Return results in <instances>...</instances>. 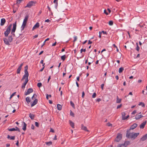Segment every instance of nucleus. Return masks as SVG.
Returning a JSON list of instances; mask_svg holds the SVG:
<instances>
[{
  "label": "nucleus",
  "instance_id": "obj_1",
  "mask_svg": "<svg viewBox=\"0 0 147 147\" xmlns=\"http://www.w3.org/2000/svg\"><path fill=\"white\" fill-rule=\"evenodd\" d=\"M129 130H127V133L126 134V137L133 139H135L139 135V133H129Z\"/></svg>",
  "mask_w": 147,
  "mask_h": 147
},
{
  "label": "nucleus",
  "instance_id": "obj_2",
  "mask_svg": "<svg viewBox=\"0 0 147 147\" xmlns=\"http://www.w3.org/2000/svg\"><path fill=\"white\" fill-rule=\"evenodd\" d=\"M28 18V16H25V18L23 22L22 25L21 27V30H23L24 29L25 26H26L27 20Z\"/></svg>",
  "mask_w": 147,
  "mask_h": 147
},
{
  "label": "nucleus",
  "instance_id": "obj_3",
  "mask_svg": "<svg viewBox=\"0 0 147 147\" xmlns=\"http://www.w3.org/2000/svg\"><path fill=\"white\" fill-rule=\"evenodd\" d=\"M12 26V24H11L9 25L8 26L7 30L4 32V34L5 36H7L8 34L10 33Z\"/></svg>",
  "mask_w": 147,
  "mask_h": 147
},
{
  "label": "nucleus",
  "instance_id": "obj_4",
  "mask_svg": "<svg viewBox=\"0 0 147 147\" xmlns=\"http://www.w3.org/2000/svg\"><path fill=\"white\" fill-rule=\"evenodd\" d=\"M28 66H26L25 67L24 75L23 76L21 80L22 81L24 80V78H28L29 76L28 73L27 71Z\"/></svg>",
  "mask_w": 147,
  "mask_h": 147
},
{
  "label": "nucleus",
  "instance_id": "obj_5",
  "mask_svg": "<svg viewBox=\"0 0 147 147\" xmlns=\"http://www.w3.org/2000/svg\"><path fill=\"white\" fill-rule=\"evenodd\" d=\"M36 3V1H30L27 3L26 6L25 7H28L30 8L32 6L34 5Z\"/></svg>",
  "mask_w": 147,
  "mask_h": 147
},
{
  "label": "nucleus",
  "instance_id": "obj_6",
  "mask_svg": "<svg viewBox=\"0 0 147 147\" xmlns=\"http://www.w3.org/2000/svg\"><path fill=\"white\" fill-rule=\"evenodd\" d=\"M24 80V81L23 84L22 85L21 87L23 89L25 88L26 85L28 82V78H24L23 80Z\"/></svg>",
  "mask_w": 147,
  "mask_h": 147
},
{
  "label": "nucleus",
  "instance_id": "obj_7",
  "mask_svg": "<svg viewBox=\"0 0 147 147\" xmlns=\"http://www.w3.org/2000/svg\"><path fill=\"white\" fill-rule=\"evenodd\" d=\"M16 22H15V23L13 24V28L11 30V34L15 36L14 32L16 29Z\"/></svg>",
  "mask_w": 147,
  "mask_h": 147
},
{
  "label": "nucleus",
  "instance_id": "obj_8",
  "mask_svg": "<svg viewBox=\"0 0 147 147\" xmlns=\"http://www.w3.org/2000/svg\"><path fill=\"white\" fill-rule=\"evenodd\" d=\"M122 135L119 134H117V136L115 140V141L117 142H119L121 139Z\"/></svg>",
  "mask_w": 147,
  "mask_h": 147
},
{
  "label": "nucleus",
  "instance_id": "obj_9",
  "mask_svg": "<svg viewBox=\"0 0 147 147\" xmlns=\"http://www.w3.org/2000/svg\"><path fill=\"white\" fill-rule=\"evenodd\" d=\"M125 112H123L121 113L122 117L123 120H124L127 119L129 117V115H128L127 116L125 117Z\"/></svg>",
  "mask_w": 147,
  "mask_h": 147
},
{
  "label": "nucleus",
  "instance_id": "obj_10",
  "mask_svg": "<svg viewBox=\"0 0 147 147\" xmlns=\"http://www.w3.org/2000/svg\"><path fill=\"white\" fill-rule=\"evenodd\" d=\"M128 142H125L123 144H119L117 146L118 147H126L128 144Z\"/></svg>",
  "mask_w": 147,
  "mask_h": 147
},
{
  "label": "nucleus",
  "instance_id": "obj_11",
  "mask_svg": "<svg viewBox=\"0 0 147 147\" xmlns=\"http://www.w3.org/2000/svg\"><path fill=\"white\" fill-rule=\"evenodd\" d=\"M142 117H143V116L141 114V113H140L136 115L135 118L136 119H138L141 118Z\"/></svg>",
  "mask_w": 147,
  "mask_h": 147
},
{
  "label": "nucleus",
  "instance_id": "obj_12",
  "mask_svg": "<svg viewBox=\"0 0 147 147\" xmlns=\"http://www.w3.org/2000/svg\"><path fill=\"white\" fill-rule=\"evenodd\" d=\"M137 125H138L137 124L134 123L131 126L130 129L129 130H129V131L131 129H133L136 128L137 126Z\"/></svg>",
  "mask_w": 147,
  "mask_h": 147
},
{
  "label": "nucleus",
  "instance_id": "obj_13",
  "mask_svg": "<svg viewBox=\"0 0 147 147\" xmlns=\"http://www.w3.org/2000/svg\"><path fill=\"white\" fill-rule=\"evenodd\" d=\"M33 89L32 88H29L28 89L27 92L25 93V94L26 95H27L30 94V93L32 92H33Z\"/></svg>",
  "mask_w": 147,
  "mask_h": 147
},
{
  "label": "nucleus",
  "instance_id": "obj_14",
  "mask_svg": "<svg viewBox=\"0 0 147 147\" xmlns=\"http://www.w3.org/2000/svg\"><path fill=\"white\" fill-rule=\"evenodd\" d=\"M146 121H144L140 125V127L141 129H143L146 124Z\"/></svg>",
  "mask_w": 147,
  "mask_h": 147
},
{
  "label": "nucleus",
  "instance_id": "obj_15",
  "mask_svg": "<svg viewBox=\"0 0 147 147\" xmlns=\"http://www.w3.org/2000/svg\"><path fill=\"white\" fill-rule=\"evenodd\" d=\"M39 24L38 22H37L36 24L33 27L32 30H34L36 28H38L39 26Z\"/></svg>",
  "mask_w": 147,
  "mask_h": 147
},
{
  "label": "nucleus",
  "instance_id": "obj_16",
  "mask_svg": "<svg viewBox=\"0 0 147 147\" xmlns=\"http://www.w3.org/2000/svg\"><path fill=\"white\" fill-rule=\"evenodd\" d=\"M5 20L4 18H2L1 20L0 25L1 26H3L5 22Z\"/></svg>",
  "mask_w": 147,
  "mask_h": 147
},
{
  "label": "nucleus",
  "instance_id": "obj_17",
  "mask_svg": "<svg viewBox=\"0 0 147 147\" xmlns=\"http://www.w3.org/2000/svg\"><path fill=\"white\" fill-rule=\"evenodd\" d=\"M3 40L4 42V43L7 45H10L9 42V40H8L6 38H4Z\"/></svg>",
  "mask_w": 147,
  "mask_h": 147
},
{
  "label": "nucleus",
  "instance_id": "obj_18",
  "mask_svg": "<svg viewBox=\"0 0 147 147\" xmlns=\"http://www.w3.org/2000/svg\"><path fill=\"white\" fill-rule=\"evenodd\" d=\"M38 102V100L37 99H35L34 101L32 103L31 105V107H32L36 105Z\"/></svg>",
  "mask_w": 147,
  "mask_h": 147
},
{
  "label": "nucleus",
  "instance_id": "obj_19",
  "mask_svg": "<svg viewBox=\"0 0 147 147\" xmlns=\"http://www.w3.org/2000/svg\"><path fill=\"white\" fill-rule=\"evenodd\" d=\"M147 138V134L142 137L140 140L142 141H144Z\"/></svg>",
  "mask_w": 147,
  "mask_h": 147
},
{
  "label": "nucleus",
  "instance_id": "obj_20",
  "mask_svg": "<svg viewBox=\"0 0 147 147\" xmlns=\"http://www.w3.org/2000/svg\"><path fill=\"white\" fill-rule=\"evenodd\" d=\"M27 125L25 122H23V125L22 127V129L24 131H25L26 129Z\"/></svg>",
  "mask_w": 147,
  "mask_h": 147
},
{
  "label": "nucleus",
  "instance_id": "obj_21",
  "mask_svg": "<svg viewBox=\"0 0 147 147\" xmlns=\"http://www.w3.org/2000/svg\"><path fill=\"white\" fill-rule=\"evenodd\" d=\"M35 115L31 113H30L29 114V117L31 118V119H34V117Z\"/></svg>",
  "mask_w": 147,
  "mask_h": 147
},
{
  "label": "nucleus",
  "instance_id": "obj_22",
  "mask_svg": "<svg viewBox=\"0 0 147 147\" xmlns=\"http://www.w3.org/2000/svg\"><path fill=\"white\" fill-rule=\"evenodd\" d=\"M26 100L28 104L30 102V97H27L26 98Z\"/></svg>",
  "mask_w": 147,
  "mask_h": 147
},
{
  "label": "nucleus",
  "instance_id": "obj_23",
  "mask_svg": "<svg viewBox=\"0 0 147 147\" xmlns=\"http://www.w3.org/2000/svg\"><path fill=\"white\" fill-rule=\"evenodd\" d=\"M69 124L73 128H74V123L70 120L69 121Z\"/></svg>",
  "mask_w": 147,
  "mask_h": 147
},
{
  "label": "nucleus",
  "instance_id": "obj_24",
  "mask_svg": "<svg viewBox=\"0 0 147 147\" xmlns=\"http://www.w3.org/2000/svg\"><path fill=\"white\" fill-rule=\"evenodd\" d=\"M82 129L86 131H88V130L87 129V127H86L83 125H82Z\"/></svg>",
  "mask_w": 147,
  "mask_h": 147
},
{
  "label": "nucleus",
  "instance_id": "obj_25",
  "mask_svg": "<svg viewBox=\"0 0 147 147\" xmlns=\"http://www.w3.org/2000/svg\"><path fill=\"white\" fill-rule=\"evenodd\" d=\"M7 138L9 139L10 140H14L15 139V137L14 136L10 137L9 135H8Z\"/></svg>",
  "mask_w": 147,
  "mask_h": 147
},
{
  "label": "nucleus",
  "instance_id": "obj_26",
  "mask_svg": "<svg viewBox=\"0 0 147 147\" xmlns=\"http://www.w3.org/2000/svg\"><path fill=\"white\" fill-rule=\"evenodd\" d=\"M58 0H54L53 1V3L56 4L55 5V7L56 9L57 8V7L58 6Z\"/></svg>",
  "mask_w": 147,
  "mask_h": 147
},
{
  "label": "nucleus",
  "instance_id": "obj_27",
  "mask_svg": "<svg viewBox=\"0 0 147 147\" xmlns=\"http://www.w3.org/2000/svg\"><path fill=\"white\" fill-rule=\"evenodd\" d=\"M57 109L59 110H61L62 109L61 106L59 104H58L57 105Z\"/></svg>",
  "mask_w": 147,
  "mask_h": 147
},
{
  "label": "nucleus",
  "instance_id": "obj_28",
  "mask_svg": "<svg viewBox=\"0 0 147 147\" xmlns=\"http://www.w3.org/2000/svg\"><path fill=\"white\" fill-rule=\"evenodd\" d=\"M22 68L21 67H19L17 69V73L18 74H20V71L21 69Z\"/></svg>",
  "mask_w": 147,
  "mask_h": 147
},
{
  "label": "nucleus",
  "instance_id": "obj_29",
  "mask_svg": "<svg viewBox=\"0 0 147 147\" xmlns=\"http://www.w3.org/2000/svg\"><path fill=\"white\" fill-rule=\"evenodd\" d=\"M8 40L10 42H12L13 40V38L11 36H9L8 38Z\"/></svg>",
  "mask_w": 147,
  "mask_h": 147
},
{
  "label": "nucleus",
  "instance_id": "obj_30",
  "mask_svg": "<svg viewBox=\"0 0 147 147\" xmlns=\"http://www.w3.org/2000/svg\"><path fill=\"white\" fill-rule=\"evenodd\" d=\"M124 70V68L123 67H121L120 68L119 70V73H120L122 72Z\"/></svg>",
  "mask_w": 147,
  "mask_h": 147
},
{
  "label": "nucleus",
  "instance_id": "obj_31",
  "mask_svg": "<svg viewBox=\"0 0 147 147\" xmlns=\"http://www.w3.org/2000/svg\"><path fill=\"white\" fill-rule=\"evenodd\" d=\"M45 143L47 145L50 146L52 144V142L51 141H49L48 142H46Z\"/></svg>",
  "mask_w": 147,
  "mask_h": 147
},
{
  "label": "nucleus",
  "instance_id": "obj_32",
  "mask_svg": "<svg viewBox=\"0 0 147 147\" xmlns=\"http://www.w3.org/2000/svg\"><path fill=\"white\" fill-rule=\"evenodd\" d=\"M136 45H137V47H136V49L137 51H139V50L140 49V47L138 46V43L137 42L136 43Z\"/></svg>",
  "mask_w": 147,
  "mask_h": 147
},
{
  "label": "nucleus",
  "instance_id": "obj_33",
  "mask_svg": "<svg viewBox=\"0 0 147 147\" xmlns=\"http://www.w3.org/2000/svg\"><path fill=\"white\" fill-rule=\"evenodd\" d=\"M8 130L9 131H16V129H15L14 128H12L8 129Z\"/></svg>",
  "mask_w": 147,
  "mask_h": 147
},
{
  "label": "nucleus",
  "instance_id": "obj_34",
  "mask_svg": "<svg viewBox=\"0 0 147 147\" xmlns=\"http://www.w3.org/2000/svg\"><path fill=\"white\" fill-rule=\"evenodd\" d=\"M66 56L65 55H64L61 57V59L62 60L64 61L65 58Z\"/></svg>",
  "mask_w": 147,
  "mask_h": 147
},
{
  "label": "nucleus",
  "instance_id": "obj_35",
  "mask_svg": "<svg viewBox=\"0 0 147 147\" xmlns=\"http://www.w3.org/2000/svg\"><path fill=\"white\" fill-rule=\"evenodd\" d=\"M121 99H119L116 100V102L117 103H120L121 102Z\"/></svg>",
  "mask_w": 147,
  "mask_h": 147
},
{
  "label": "nucleus",
  "instance_id": "obj_36",
  "mask_svg": "<svg viewBox=\"0 0 147 147\" xmlns=\"http://www.w3.org/2000/svg\"><path fill=\"white\" fill-rule=\"evenodd\" d=\"M42 86V84L41 83H40V82L38 83L37 84V86L39 88H40Z\"/></svg>",
  "mask_w": 147,
  "mask_h": 147
},
{
  "label": "nucleus",
  "instance_id": "obj_37",
  "mask_svg": "<svg viewBox=\"0 0 147 147\" xmlns=\"http://www.w3.org/2000/svg\"><path fill=\"white\" fill-rule=\"evenodd\" d=\"M70 104L73 107H74V104L73 102L71 101H70Z\"/></svg>",
  "mask_w": 147,
  "mask_h": 147
},
{
  "label": "nucleus",
  "instance_id": "obj_38",
  "mask_svg": "<svg viewBox=\"0 0 147 147\" xmlns=\"http://www.w3.org/2000/svg\"><path fill=\"white\" fill-rule=\"evenodd\" d=\"M113 22L112 21H109V25L112 26L113 25Z\"/></svg>",
  "mask_w": 147,
  "mask_h": 147
},
{
  "label": "nucleus",
  "instance_id": "obj_39",
  "mask_svg": "<svg viewBox=\"0 0 147 147\" xmlns=\"http://www.w3.org/2000/svg\"><path fill=\"white\" fill-rule=\"evenodd\" d=\"M16 93V92H14L11 95L9 98L10 99H11L15 95Z\"/></svg>",
  "mask_w": 147,
  "mask_h": 147
},
{
  "label": "nucleus",
  "instance_id": "obj_40",
  "mask_svg": "<svg viewBox=\"0 0 147 147\" xmlns=\"http://www.w3.org/2000/svg\"><path fill=\"white\" fill-rule=\"evenodd\" d=\"M139 105H141L142 107H144L145 106L144 104L142 102L140 103L139 104Z\"/></svg>",
  "mask_w": 147,
  "mask_h": 147
},
{
  "label": "nucleus",
  "instance_id": "obj_41",
  "mask_svg": "<svg viewBox=\"0 0 147 147\" xmlns=\"http://www.w3.org/2000/svg\"><path fill=\"white\" fill-rule=\"evenodd\" d=\"M96 93H94L92 95V97L93 98H94L96 97Z\"/></svg>",
  "mask_w": 147,
  "mask_h": 147
},
{
  "label": "nucleus",
  "instance_id": "obj_42",
  "mask_svg": "<svg viewBox=\"0 0 147 147\" xmlns=\"http://www.w3.org/2000/svg\"><path fill=\"white\" fill-rule=\"evenodd\" d=\"M101 34L102 33L103 34H107V33L106 31H102V32H101Z\"/></svg>",
  "mask_w": 147,
  "mask_h": 147
},
{
  "label": "nucleus",
  "instance_id": "obj_43",
  "mask_svg": "<svg viewBox=\"0 0 147 147\" xmlns=\"http://www.w3.org/2000/svg\"><path fill=\"white\" fill-rule=\"evenodd\" d=\"M70 115L71 116H72L73 117L74 116V114L71 111V112L70 113Z\"/></svg>",
  "mask_w": 147,
  "mask_h": 147
},
{
  "label": "nucleus",
  "instance_id": "obj_44",
  "mask_svg": "<svg viewBox=\"0 0 147 147\" xmlns=\"http://www.w3.org/2000/svg\"><path fill=\"white\" fill-rule=\"evenodd\" d=\"M35 125L37 127H38L39 124L37 122H35Z\"/></svg>",
  "mask_w": 147,
  "mask_h": 147
},
{
  "label": "nucleus",
  "instance_id": "obj_45",
  "mask_svg": "<svg viewBox=\"0 0 147 147\" xmlns=\"http://www.w3.org/2000/svg\"><path fill=\"white\" fill-rule=\"evenodd\" d=\"M15 129H16V131H20V129L17 127H16L15 128H14Z\"/></svg>",
  "mask_w": 147,
  "mask_h": 147
},
{
  "label": "nucleus",
  "instance_id": "obj_46",
  "mask_svg": "<svg viewBox=\"0 0 147 147\" xmlns=\"http://www.w3.org/2000/svg\"><path fill=\"white\" fill-rule=\"evenodd\" d=\"M36 94H34L32 96V100H34V97L35 96H36Z\"/></svg>",
  "mask_w": 147,
  "mask_h": 147
},
{
  "label": "nucleus",
  "instance_id": "obj_47",
  "mask_svg": "<svg viewBox=\"0 0 147 147\" xmlns=\"http://www.w3.org/2000/svg\"><path fill=\"white\" fill-rule=\"evenodd\" d=\"M86 49H81L80 50V53H82L83 51L84 52H85L86 51Z\"/></svg>",
  "mask_w": 147,
  "mask_h": 147
},
{
  "label": "nucleus",
  "instance_id": "obj_48",
  "mask_svg": "<svg viewBox=\"0 0 147 147\" xmlns=\"http://www.w3.org/2000/svg\"><path fill=\"white\" fill-rule=\"evenodd\" d=\"M136 113V111L134 110L131 113V114L134 115V114H135Z\"/></svg>",
  "mask_w": 147,
  "mask_h": 147
},
{
  "label": "nucleus",
  "instance_id": "obj_49",
  "mask_svg": "<svg viewBox=\"0 0 147 147\" xmlns=\"http://www.w3.org/2000/svg\"><path fill=\"white\" fill-rule=\"evenodd\" d=\"M107 125L108 126H112V124L110 123H107Z\"/></svg>",
  "mask_w": 147,
  "mask_h": 147
},
{
  "label": "nucleus",
  "instance_id": "obj_50",
  "mask_svg": "<svg viewBox=\"0 0 147 147\" xmlns=\"http://www.w3.org/2000/svg\"><path fill=\"white\" fill-rule=\"evenodd\" d=\"M122 105L121 104L118 105L117 106V109L120 108L121 107Z\"/></svg>",
  "mask_w": 147,
  "mask_h": 147
},
{
  "label": "nucleus",
  "instance_id": "obj_51",
  "mask_svg": "<svg viewBox=\"0 0 147 147\" xmlns=\"http://www.w3.org/2000/svg\"><path fill=\"white\" fill-rule=\"evenodd\" d=\"M104 86V84H102L101 85V88L102 89V90H103V87Z\"/></svg>",
  "mask_w": 147,
  "mask_h": 147
},
{
  "label": "nucleus",
  "instance_id": "obj_52",
  "mask_svg": "<svg viewBox=\"0 0 147 147\" xmlns=\"http://www.w3.org/2000/svg\"><path fill=\"white\" fill-rule=\"evenodd\" d=\"M74 42L76 41L77 40V37L76 36H74Z\"/></svg>",
  "mask_w": 147,
  "mask_h": 147
},
{
  "label": "nucleus",
  "instance_id": "obj_53",
  "mask_svg": "<svg viewBox=\"0 0 147 147\" xmlns=\"http://www.w3.org/2000/svg\"><path fill=\"white\" fill-rule=\"evenodd\" d=\"M84 95H85V93H84V91H83L82 92V98H83L84 96Z\"/></svg>",
  "mask_w": 147,
  "mask_h": 147
},
{
  "label": "nucleus",
  "instance_id": "obj_54",
  "mask_svg": "<svg viewBox=\"0 0 147 147\" xmlns=\"http://www.w3.org/2000/svg\"><path fill=\"white\" fill-rule=\"evenodd\" d=\"M31 128L33 129H34V125H33V124L31 126Z\"/></svg>",
  "mask_w": 147,
  "mask_h": 147
},
{
  "label": "nucleus",
  "instance_id": "obj_55",
  "mask_svg": "<svg viewBox=\"0 0 147 147\" xmlns=\"http://www.w3.org/2000/svg\"><path fill=\"white\" fill-rule=\"evenodd\" d=\"M101 100V99L100 98H98V99H97L96 100V101L98 102H99Z\"/></svg>",
  "mask_w": 147,
  "mask_h": 147
},
{
  "label": "nucleus",
  "instance_id": "obj_56",
  "mask_svg": "<svg viewBox=\"0 0 147 147\" xmlns=\"http://www.w3.org/2000/svg\"><path fill=\"white\" fill-rule=\"evenodd\" d=\"M51 21L49 19H47L45 21V22H49Z\"/></svg>",
  "mask_w": 147,
  "mask_h": 147
},
{
  "label": "nucleus",
  "instance_id": "obj_57",
  "mask_svg": "<svg viewBox=\"0 0 147 147\" xmlns=\"http://www.w3.org/2000/svg\"><path fill=\"white\" fill-rule=\"evenodd\" d=\"M99 38H101V34H101V32L100 31L99 32Z\"/></svg>",
  "mask_w": 147,
  "mask_h": 147
},
{
  "label": "nucleus",
  "instance_id": "obj_58",
  "mask_svg": "<svg viewBox=\"0 0 147 147\" xmlns=\"http://www.w3.org/2000/svg\"><path fill=\"white\" fill-rule=\"evenodd\" d=\"M104 13L106 14V15H108V13L106 12V10L105 9L104 11Z\"/></svg>",
  "mask_w": 147,
  "mask_h": 147
},
{
  "label": "nucleus",
  "instance_id": "obj_59",
  "mask_svg": "<svg viewBox=\"0 0 147 147\" xmlns=\"http://www.w3.org/2000/svg\"><path fill=\"white\" fill-rule=\"evenodd\" d=\"M50 132H51L53 133H54V131L53 129H52V128H51L50 131Z\"/></svg>",
  "mask_w": 147,
  "mask_h": 147
},
{
  "label": "nucleus",
  "instance_id": "obj_60",
  "mask_svg": "<svg viewBox=\"0 0 147 147\" xmlns=\"http://www.w3.org/2000/svg\"><path fill=\"white\" fill-rule=\"evenodd\" d=\"M57 42H55L52 45V46H54L56 45V44Z\"/></svg>",
  "mask_w": 147,
  "mask_h": 147
},
{
  "label": "nucleus",
  "instance_id": "obj_61",
  "mask_svg": "<svg viewBox=\"0 0 147 147\" xmlns=\"http://www.w3.org/2000/svg\"><path fill=\"white\" fill-rule=\"evenodd\" d=\"M45 68V67H43L41 69H40V71H43V70L44 68Z\"/></svg>",
  "mask_w": 147,
  "mask_h": 147
},
{
  "label": "nucleus",
  "instance_id": "obj_62",
  "mask_svg": "<svg viewBox=\"0 0 147 147\" xmlns=\"http://www.w3.org/2000/svg\"><path fill=\"white\" fill-rule=\"evenodd\" d=\"M46 96L47 99L48 100L49 99V95H48L47 94H46Z\"/></svg>",
  "mask_w": 147,
  "mask_h": 147
},
{
  "label": "nucleus",
  "instance_id": "obj_63",
  "mask_svg": "<svg viewBox=\"0 0 147 147\" xmlns=\"http://www.w3.org/2000/svg\"><path fill=\"white\" fill-rule=\"evenodd\" d=\"M92 43V42L90 41V40H89L88 42V44H90Z\"/></svg>",
  "mask_w": 147,
  "mask_h": 147
},
{
  "label": "nucleus",
  "instance_id": "obj_64",
  "mask_svg": "<svg viewBox=\"0 0 147 147\" xmlns=\"http://www.w3.org/2000/svg\"><path fill=\"white\" fill-rule=\"evenodd\" d=\"M115 78L117 80H118L119 79V77L118 76H115Z\"/></svg>",
  "mask_w": 147,
  "mask_h": 147
}]
</instances>
